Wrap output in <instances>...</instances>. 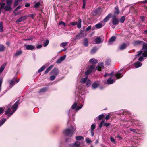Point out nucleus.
<instances>
[{
	"label": "nucleus",
	"mask_w": 147,
	"mask_h": 147,
	"mask_svg": "<svg viewBox=\"0 0 147 147\" xmlns=\"http://www.w3.org/2000/svg\"><path fill=\"white\" fill-rule=\"evenodd\" d=\"M112 14L110 13L108 14L104 19L103 22H107L109 19L112 17Z\"/></svg>",
	"instance_id": "f3484780"
},
{
	"label": "nucleus",
	"mask_w": 147,
	"mask_h": 147,
	"mask_svg": "<svg viewBox=\"0 0 147 147\" xmlns=\"http://www.w3.org/2000/svg\"><path fill=\"white\" fill-rule=\"evenodd\" d=\"M79 143L78 141H76L74 143L69 145V147H80Z\"/></svg>",
	"instance_id": "4468645a"
},
{
	"label": "nucleus",
	"mask_w": 147,
	"mask_h": 147,
	"mask_svg": "<svg viewBox=\"0 0 147 147\" xmlns=\"http://www.w3.org/2000/svg\"><path fill=\"white\" fill-rule=\"evenodd\" d=\"M111 63V60L109 59H107L105 61V65L108 66Z\"/></svg>",
	"instance_id": "473e14b6"
},
{
	"label": "nucleus",
	"mask_w": 147,
	"mask_h": 147,
	"mask_svg": "<svg viewBox=\"0 0 147 147\" xmlns=\"http://www.w3.org/2000/svg\"><path fill=\"white\" fill-rule=\"evenodd\" d=\"M123 115L128 114H129V115H130V112L129 111H124L123 112Z\"/></svg>",
	"instance_id": "5fc2aeb1"
},
{
	"label": "nucleus",
	"mask_w": 147,
	"mask_h": 147,
	"mask_svg": "<svg viewBox=\"0 0 147 147\" xmlns=\"http://www.w3.org/2000/svg\"><path fill=\"white\" fill-rule=\"evenodd\" d=\"M19 103V101H17L11 108L9 107L8 108L7 110L5 111V114L9 116H11L17 109Z\"/></svg>",
	"instance_id": "20e7f679"
},
{
	"label": "nucleus",
	"mask_w": 147,
	"mask_h": 147,
	"mask_svg": "<svg viewBox=\"0 0 147 147\" xmlns=\"http://www.w3.org/2000/svg\"><path fill=\"white\" fill-rule=\"evenodd\" d=\"M49 43V40H46L43 43V46L44 47H46L48 45Z\"/></svg>",
	"instance_id": "a19ab883"
},
{
	"label": "nucleus",
	"mask_w": 147,
	"mask_h": 147,
	"mask_svg": "<svg viewBox=\"0 0 147 147\" xmlns=\"http://www.w3.org/2000/svg\"><path fill=\"white\" fill-rule=\"evenodd\" d=\"M63 25L64 26H65V23L63 21H61L59 23V25Z\"/></svg>",
	"instance_id": "052dcab7"
},
{
	"label": "nucleus",
	"mask_w": 147,
	"mask_h": 147,
	"mask_svg": "<svg viewBox=\"0 0 147 147\" xmlns=\"http://www.w3.org/2000/svg\"><path fill=\"white\" fill-rule=\"evenodd\" d=\"M95 128V125L94 124H92L91 127V130H94Z\"/></svg>",
	"instance_id": "de8ad7c7"
},
{
	"label": "nucleus",
	"mask_w": 147,
	"mask_h": 147,
	"mask_svg": "<svg viewBox=\"0 0 147 147\" xmlns=\"http://www.w3.org/2000/svg\"><path fill=\"white\" fill-rule=\"evenodd\" d=\"M103 125L104 126L108 127L110 125V123H104Z\"/></svg>",
	"instance_id": "338daca9"
},
{
	"label": "nucleus",
	"mask_w": 147,
	"mask_h": 147,
	"mask_svg": "<svg viewBox=\"0 0 147 147\" xmlns=\"http://www.w3.org/2000/svg\"><path fill=\"white\" fill-rule=\"evenodd\" d=\"M73 109L71 108L69 111L68 115L69 118V117L71 115L73 116L75 114L74 111L73 110Z\"/></svg>",
	"instance_id": "dca6fc26"
},
{
	"label": "nucleus",
	"mask_w": 147,
	"mask_h": 147,
	"mask_svg": "<svg viewBox=\"0 0 147 147\" xmlns=\"http://www.w3.org/2000/svg\"><path fill=\"white\" fill-rule=\"evenodd\" d=\"M12 3V0H7L6 1V3L7 5L11 6V4Z\"/></svg>",
	"instance_id": "4c0bfd02"
},
{
	"label": "nucleus",
	"mask_w": 147,
	"mask_h": 147,
	"mask_svg": "<svg viewBox=\"0 0 147 147\" xmlns=\"http://www.w3.org/2000/svg\"><path fill=\"white\" fill-rule=\"evenodd\" d=\"M4 46L2 44H0V51L3 52L4 51Z\"/></svg>",
	"instance_id": "c9c22d12"
},
{
	"label": "nucleus",
	"mask_w": 147,
	"mask_h": 147,
	"mask_svg": "<svg viewBox=\"0 0 147 147\" xmlns=\"http://www.w3.org/2000/svg\"><path fill=\"white\" fill-rule=\"evenodd\" d=\"M119 23V20L118 19L115 17V16H112L111 22H110L109 24L111 26H112L111 24L112 23L113 25H117Z\"/></svg>",
	"instance_id": "423d86ee"
},
{
	"label": "nucleus",
	"mask_w": 147,
	"mask_h": 147,
	"mask_svg": "<svg viewBox=\"0 0 147 147\" xmlns=\"http://www.w3.org/2000/svg\"><path fill=\"white\" fill-rule=\"evenodd\" d=\"M4 109L2 107H0V114L4 112Z\"/></svg>",
	"instance_id": "13d9d810"
},
{
	"label": "nucleus",
	"mask_w": 147,
	"mask_h": 147,
	"mask_svg": "<svg viewBox=\"0 0 147 147\" xmlns=\"http://www.w3.org/2000/svg\"><path fill=\"white\" fill-rule=\"evenodd\" d=\"M77 24V22H71L70 23V24L71 25H72L73 26L76 25Z\"/></svg>",
	"instance_id": "e2e57ef3"
},
{
	"label": "nucleus",
	"mask_w": 147,
	"mask_h": 147,
	"mask_svg": "<svg viewBox=\"0 0 147 147\" xmlns=\"http://www.w3.org/2000/svg\"><path fill=\"white\" fill-rule=\"evenodd\" d=\"M21 7V6L20 5L18 6V7H17V8L15 9L14 10V11H18V9H19Z\"/></svg>",
	"instance_id": "69168bd1"
},
{
	"label": "nucleus",
	"mask_w": 147,
	"mask_h": 147,
	"mask_svg": "<svg viewBox=\"0 0 147 147\" xmlns=\"http://www.w3.org/2000/svg\"><path fill=\"white\" fill-rule=\"evenodd\" d=\"M86 83V86L88 87L90 85L91 81L90 80L88 79Z\"/></svg>",
	"instance_id": "72a5a7b5"
},
{
	"label": "nucleus",
	"mask_w": 147,
	"mask_h": 147,
	"mask_svg": "<svg viewBox=\"0 0 147 147\" xmlns=\"http://www.w3.org/2000/svg\"><path fill=\"white\" fill-rule=\"evenodd\" d=\"M25 46L26 47V49L28 50H33L36 49L34 46L31 45H25Z\"/></svg>",
	"instance_id": "6e6552de"
},
{
	"label": "nucleus",
	"mask_w": 147,
	"mask_h": 147,
	"mask_svg": "<svg viewBox=\"0 0 147 147\" xmlns=\"http://www.w3.org/2000/svg\"><path fill=\"white\" fill-rule=\"evenodd\" d=\"M4 9L5 11H11L12 9L11 6L7 5L5 6Z\"/></svg>",
	"instance_id": "aec40b11"
},
{
	"label": "nucleus",
	"mask_w": 147,
	"mask_h": 147,
	"mask_svg": "<svg viewBox=\"0 0 147 147\" xmlns=\"http://www.w3.org/2000/svg\"><path fill=\"white\" fill-rule=\"evenodd\" d=\"M104 67L103 63H98L95 68V66L91 65L88 67V70L85 72V75L86 77L85 78H82L81 80V82L83 84L85 83L88 80L87 76L90 74L92 71H95L96 70H97L98 71H101V69H103Z\"/></svg>",
	"instance_id": "f257e3e1"
},
{
	"label": "nucleus",
	"mask_w": 147,
	"mask_h": 147,
	"mask_svg": "<svg viewBox=\"0 0 147 147\" xmlns=\"http://www.w3.org/2000/svg\"><path fill=\"white\" fill-rule=\"evenodd\" d=\"M6 120V119L5 118H3L0 120V127L4 123Z\"/></svg>",
	"instance_id": "7c9ffc66"
},
{
	"label": "nucleus",
	"mask_w": 147,
	"mask_h": 147,
	"mask_svg": "<svg viewBox=\"0 0 147 147\" xmlns=\"http://www.w3.org/2000/svg\"><path fill=\"white\" fill-rule=\"evenodd\" d=\"M5 7V3H0V10H1L4 9Z\"/></svg>",
	"instance_id": "f704fd0d"
},
{
	"label": "nucleus",
	"mask_w": 147,
	"mask_h": 147,
	"mask_svg": "<svg viewBox=\"0 0 147 147\" xmlns=\"http://www.w3.org/2000/svg\"><path fill=\"white\" fill-rule=\"evenodd\" d=\"M115 40L116 37L114 36H112L108 41V45H110L112 44V43L115 41Z\"/></svg>",
	"instance_id": "a211bd4d"
},
{
	"label": "nucleus",
	"mask_w": 147,
	"mask_h": 147,
	"mask_svg": "<svg viewBox=\"0 0 147 147\" xmlns=\"http://www.w3.org/2000/svg\"><path fill=\"white\" fill-rule=\"evenodd\" d=\"M119 13V11L118 7H116L115 8L114 14H118Z\"/></svg>",
	"instance_id": "2f4dec72"
},
{
	"label": "nucleus",
	"mask_w": 147,
	"mask_h": 147,
	"mask_svg": "<svg viewBox=\"0 0 147 147\" xmlns=\"http://www.w3.org/2000/svg\"><path fill=\"white\" fill-rule=\"evenodd\" d=\"M140 21H142V22H144V16H141L140 17Z\"/></svg>",
	"instance_id": "bf43d9fd"
},
{
	"label": "nucleus",
	"mask_w": 147,
	"mask_h": 147,
	"mask_svg": "<svg viewBox=\"0 0 147 147\" xmlns=\"http://www.w3.org/2000/svg\"><path fill=\"white\" fill-rule=\"evenodd\" d=\"M50 70L48 68L44 72V74H46L48 73Z\"/></svg>",
	"instance_id": "0e129e2a"
},
{
	"label": "nucleus",
	"mask_w": 147,
	"mask_h": 147,
	"mask_svg": "<svg viewBox=\"0 0 147 147\" xmlns=\"http://www.w3.org/2000/svg\"><path fill=\"white\" fill-rule=\"evenodd\" d=\"M40 5V3L39 2H37L36 3L34 6V7L36 8H38Z\"/></svg>",
	"instance_id": "a18cd8bd"
},
{
	"label": "nucleus",
	"mask_w": 147,
	"mask_h": 147,
	"mask_svg": "<svg viewBox=\"0 0 147 147\" xmlns=\"http://www.w3.org/2000/svg\"><path fill=\"white\" fill-rule=\"evenodd\" d=\"M142 65V64L140 62H137L134 64V66L135 68H138L140 67Z\"/></svg>",
	"instance_id": "b1692460"
},
{
	"label": "nucleus",
	"mask_w": 147,
	"mask_h": 147,
	"mask_svg": "<svg viewBox=\"0 0 147 147\" xmlns=\"http://www.w3.org/2000/svg\"><path fill=\"white\" fill-rule=\"evenodd\" d=\"M76 131V127L71 126L70 128H67L64 130L63 132L65 136L71 137Z\"/></svg>",
	"instance_id": "39448f33"
},
{
	"label": "nucleus",
	"mask_w": 147,
	"mask_h": 147,
	"mask_svg": "<svg viewBox=\"0 0 147 147\" xmlns=\"http://www.w3.org/2000/svg\"><path fill=\"white\" fill-rule=\"evenodd\" d=\"M23 53V51L20 49L18 50H17L14 54L13 56L15 57H18L22 55Z\"/></svg>",
	"instance_id": "1a4fd4ad"
},
{
	"label": "nucleus",
	"mask_w": 147,
	"mask_h": 147,
	"mask_svg": "<svg viewBox=\"0 0 147 147\" xmlns=\"http://www.w3.org/2000/svg\"><path fill=\"white\" fill-rule=\"evenodd\" d=\"M91 28V26H89L86 29V31H88L90 30Z\"/></svg>",
	"instance_id": "680f3d73"
},
{
	"label": "nucleus",
	"mask_w": 147,
	"mask_h": 147,
	"mask_svg": "<svg viewBox=\"0 0 147 147\" xmlns=\"http://www.w3.org/2000/svg\"><path fill=\"white\" fill-rule=\"evenodd\" d=\"M95 42L97 44H100L102 42L101 39L100 37H97L95 40Z\"/></svg>",
	"instance_id": "bb28decb"
},
{
	"label": "nucleus",
	"mask_w": 147,
	"mask_h": 147,
	"mask_svg": "<svg viewBox=\"0 0 147 147\" xmlns=\"http://www.w3.org/2000/svg\"><path fill=\"white\" fill-rule=\"evenodd\" d=\"M85 141L87 143L89 144H90L91 142V141L88 138H86Z\"/></svg>",
	"instance_id": "49530a36"
},
{
	"label": "nucleus",
	"mask_w": 147,
	"mask_h": 147,
	"mask_svg": "<svg viewBox=\"0 0 147 147\" xmlns=\"http://www.w3.org/2000/svg\"><path fill=\"white\" fill-rule=\"evenodd\" d=\"M67 44V42H64L61 43V45L63 47H65L66 46Z\"/></svg>",
	"instance_id": "4d7b16f0"
},
{
	"label": "nucleus",
	"mask_w": 147,
	"mask_h": 147,
	"mask_svg": "<svg viewBox=\"0 0 147 147\" xmlns=\"http://www.w3.org/2000/svg\"><path fill=\"white\" fill-rule=\"evenodd\" d=\"M127 47L125 43H123L119 47V49L120 50H123L126 48Z\"/></svg>",
	"instance_id": "393cba45"
},
{
	"label": "nucleus",
	"mask_w": 147,
	"mask_h": 147,
	"mask_svg": "<svg viewBox=\"0 0 147 147\" xmlns=\"http://www.w3.org/2000/svg\"><path fill=\"white\" fill-rule=\"evenodd\" d=\"M144 42L142 41L137 40L134 42V45L135 46H136L140 44H142L143 45Z\"/></svg>",
	"instance_id": "a878e982"
},
{
	"label": "nucleus",
	"mask_w": 147,
	"mask_h": 147,
	"mask_svg": "<svg viewBox=\"0 0 147 147\" xmlns=\"http://www.w3.org/2000/svg\"><path fill=\"white\" fill-rule=\"evenodd\" d=\"M42 47V45L41 44L39 45H37L36 46V48L37 49H40Z\"/></svg>",
	"instance_id": "774afa93"
},
{
	"label": "nucleus",
	"mask_w": 147,
	"mask_h": 147,
	"mask_svg": "<svg viewBox=\"0 0 147 147\" xmlns=\"http://www.w3.org/2000/svg\"><path fill=\"white\" fill-rule=\"evenodd\" d=\"M66 57V55H64L63 56L60 57L57 61L56 63H60L62 61L65 59Z\"/></svg>",
	"instance_id": "2eb2a0df"
},
{
	"label": "nucleus",
	"mask_w": 147,
	"mask_h": 147,
	"mask_svg": "<svg viewBox=\"0 0 147 147\" xmlns=\"http://www.w3.org/2000/svg\"><path fill=\"white\" fill-rule=\"evenodd\" d=\"M82 34V33H79L78 34L76 37V39L78 40L80 39Z\"/></svg>",
	"instance_id": "79ce46f5"
},
{
	"label": "nucleus",
	"mask_w": 147,
	"mask_h": 147,
	"mask_svg": "<svg viewBox=\"0 0 147 147\" xmlns=\"http://www.w3.org/2000/svg\"><path fill=\"white\" fill-rule=\"evenodd\" d=\"M76 138L77 140H80L84 139V137L81 136H76Z\"/></svg>",
	"instance_id": "58836bf2"
},
{
	"label": "nucleus",
	"mask_w": 147,
	"mask_h": 147,
	"mask_svg": "<svg viewBox=\"0 0 147 147\" xmlns=\"http://www.w3.org/2000/svg\"><path fill=\"white\" fill-rule=\"evenodd\" d=\"M0 32L2 33L3 32V24L2 22H0Z\"/></svg>",
	"instance_id": "cd10ccee"
},
{
	"label": "nucleus",
	"mask_w": 147,
	"mask_h": 147,
	"mask_svg": "<svg viewBox=\"0 0 147 147\" xmlns=\"http://www.w3.org/2000/svg\"><path fill=\"white\" fill-rule=\"evenodd\" d=\"M110 118V114L109 113L108 115L106 116L105 117V119L106 121H107Z\"/></svg>",
	"instance_id": "864d4df0"
},
{
	"label": "nucleus",
	"mask_w": 147,
	"mask_h": 147,
	"mask_svg": "<svg viewBox=\"0 0 147 147\" xmlns=\"http://www.w3.org/2000/svg\"><path fill=\"white\" fill-rule=\"evenodd\" d=\"M99 84L96 82H94L92 85V87L93 89H96L99 85Z\"/></svg>",
	"instance_id": "412c9836"
},
{
	"label": "nucleus",
	"mask_w": 147,
	"mask_h": 147,
	"mask_svg": "<svg viewBox=\"0 0 147 147\" xmlns=\"http://www.w3.org/2000/svg\"><path fill=\"white\" fill-rule=\"evenodd\" d=\"M104 121H105L104 120L102 121L100 123V124H99V126L100 128L102 127L103 124H104L103 123L104 122Z\"/></svg>",
	"instance_id": "3c124183"
},
{
	"label": "nucleus",
	"mask_w": 147,
	"mask_h": 147,
	"mask_svg": "<svg viewBox=\"0 0 147 147\" xmlns=\"http://www.w3.org/2000/svg\"><path fill=\"white\" fill-rule=\"evenodd\" d=\"M45 66L44 65H43L41 67L38 71V73H40L45 68Z\"/></svg>",
	"instance_id": "e433bc0d"
},
{
	"label": "nucleus",
	"mask_w": 147,
	"mask_h": 147,
	"mask_svg": "<svg viewBox=\"0 0 147 147\" xmlns=\"http://www.w3.org/2000/svg\"><path fill=\"white\" fill-rule=\"evenodd\" d=\"M83 107V105L81 104L80 106L77 105V103L75 102L72 106L71 108L76 111H78L81 109Z\"/></svg>",
	"instance_id": "0eeeda50"
},
{
	"label": "nucleus",
	"mask_w": 147,
	"mask_h": 147,
	"mask_svg": "<svg viewBox=\"0 0 147 147\" xmlns=\"http://www.w3.org/2000/svg\"><path fill=\"white\" fill-rule=\"evenodd\" d=\"M97 50V49L96 47H93L91 50L90 53L92 54H93L96 52Z\"/></svg>",
	"instance_id": "c85d7f7f"
},
{
	"label": "nucleus",
	"mask_w": 147,
	"mask_h": 147,
	"mask_svg": "<svg viewBox=\"0 0 147 147\" xmlns=\"http://www.w3.org/2000/svg\"><path fill=\"white\" fill-rule=\"evenodd\" d=\"M110 139L112 142H113L114 143H115V140L112 137H111L110 138Z\"/></svg>",
	"instance_id": "603ef678"
},
{
	"label": "nucleus",
	"mask_w": 147,
	"mask_h": 147,
	"mask_svg": "<svg viewBox=\"0 0 147 147\" xmlns=\"http://www.w3.org/2000/svg\"><path fill=\"white\" fill-rule=\"evenodd\" d=\"M47 90V88L46 87H44L41 89L39 91L40 92H45Z\"/></svg>",
	"instance_id": "37998d69"
},
{
	"label": "nucleus",
	"mask_w": 147,
	"mask_h": 147,
	"mask_svg": "<svg viewBox=\"0 0 147 147\" xmlns=\"http://www.w3.org/2000/svg\"><path fill=\"white\" fill-rule=\"evenodd\" d=\"M123 71V69H121L120 71L117 72L116 74L114 76L116 77L117 79H119L121 78L122 76H121L122 73L121 72Z\"/></svg>",
	"instance_id": "9b49d317"
},
{
	"label": "nucleus",
	"mask_w": 147,
	"mask_h": 147,
	"mask_svg": "<svg viewBox=\"0 0 147 147\" xmlns=\"http://www.w3.org/2000/svg\"><path fill=\"white\" fill-rule=\"evenodd\" d=\"M19 1V0H15V2L14 3V6L15 7L17 6L18 5V3Z\"/></svg>",
	"instance_id": "8fccbe9b"
},
{
	"label": "nucleus",
	"mask_w": 147,
	"mask_h": 147,
	"mask_svg": "<svg viewBox=\"0 0 147 147\" xmlns=\"http://www.w3.org/2000/svg\"><path fill=\"white\" fill-rule=\"evenodd\" d=\"M27 16H22L20 18H19L16 21V23H19L21 22L24 20H25Z\"/></svg>",
	"instance_id": "ddd939ff"
},
{
	"label": "nucleus",
	"mask_w": 147,
	"mask_h": 147,
	"mask_svg": "<svg viewBox=\"0 0 147 147\" xmlns=\"http://www.w3.org/2000/svg\"><path fill=\"white\" fill-rule=\"evenodd\" d=\"M55 78V76L54 75H52L50 76V80L51 81H53L54 80Z\"/></svg>",
	"instance_id": "09e8293b"
},
{
	"label": "nucleus",
	"mask_w": 147,
	"mask_h": 147,
	"mask_svg": "<svg viewBox=\"0 0 147 147\" xmlns=\"http://www.w3.org/2000/svg\"><path fill=\"white\" fill-rule=\"evenodd\" d=\"M115 81V80H113L111 78H109L107 80V83L109 84H113Z\"/></svg>",
	"instance_id": "5701e85b"
},
{
	"label": "nucleus",
	"mask_w": 147,
	"mask_h": 147,
	"mask_svg": "<svg viewBox=\"0 0 147 147\" xmlns=\"http://www.w3.org/2000/svg\"><path fill=\"white\" fill-rule=\"evenodd\" d=\"M104 117V115L103 114L100 115L98 117V119L100 120H101Z\"/></svg>",
	"instance_id": "c03bdc74"
},
{
	"label": "nucleus",
	"mask_w": 147,
	"mask_h": 147,
	"mask_svg": "<svg viewBox=\"0 0 147 147\" xmlns=\"http://www.w3.org/2000/svg\"><path fill=\"white\" fill-rule=\"evenodd\" d=\"M83 44L85 47H87L88 45V40L87 38H85L84 39Z\"/></svg>",
	"instance_id": "c756f323"
},
{
	"label": "nucleus",
	"mask_w": 147,
	"mask_h": 147,
	"mask_svg": "<svg viewBox=\"0 0 147 147\" xmlns=\"http://www.w3.org/2000/svg\"><path fill=\"white\" fill-rule=\"evenodd\" d=\"M125 20V17L124 16H123L121 17L119 20V21L121 23H123L124 22V21Z\"/></svg>",
	"instance_id": "ea45409f"
},
{
	"label": "nucleus",
	"mask_w": 147,
	"mask_h": 147,
	"mask_svg": "<svg viewBox=\"0 0 147 147\" xmlns=\"http://www.w3.org/2000/svg\"><path fill=\"white\" fill-rule=\"evenodd\" d=\"M16 77H15L12 80L9 81V82L10 88H11L14 85L15 83V80H16Z\"/></svg>",
	"instance_id": "f8f14e48"
},
{
	"label": "nucleus",
	"mask_w": 147,
	"mask_h": 147,
	"mask_svg": "<svg viewBox=\"0 0 147 147\" xmlns=\"http://www.w3.org/2000/svg\"><path fill=\"white\" fill-rule=\"evenodd\" d=\"M4 68L5 67L4 66H1L0 67V73H1L3 71L4 69Z\"/></svg>",
	"instance_id": "6e6d98bb"
},
{
	"label": "nucleus",
	"mask_w": 147,
	"mask_h": 147,
	"mask_svg": "<svg viewBox=\"0 0 147 147\" xmlns=\"http://www.w3.org/2000/svg\"><path fill=\"white\" fill-rule=\"evenodd\" d=\"M105 24V23H99L95 25V26L97 29H99L102 27Z\"/></svg>",
	"instance_id": "6ab92c4d"
},
{
	"label": "nucleus",
	"mask_w": 147,
	"mask_h": 147,
	"mask_svg": "<svg viewBox=\"0 0 147 147\" xmlns=\"http://www.w3.org/2000/svg\"><path fill=\"white\" fill-rule=\"evenodd\" d=\"M142 54L143 56H140L138 59L139 61H142L143 60V57H146L147 56V43L144 42L142 49L138 52V53L135 55V56L137 57Z\"/></svg>",
	"instance_id": "7ed1b4c3"
},
{
	"label": "nucleus",
	"mask_w": 147,
	"mask_h": 147,
	"mask_svg": "<svg viewBox=\"0 0 147 147\" xmlns=\"http://www.w3.org/2000/svg\"><path fill=\"white\" fill-rule=\"evenodd\" d=\"M59 73L58 69L57 68H54L50 72V74H52L55 75H57Z\"/></svg>",
	"instance_id": "9d476101"
},
{
	"label": "nucleus",
	"mask_w": 147,
	"mask_h": 147,
	"mask_svg": "<svg viewBox=\"0 0 147 147\" xmlns=\"http://www.w3.org/2000/svg\"><path fill=\"white\" fill-rule=\"evenodd\" d=\"M85 92L84 89L81 86H79L76 90V99L77 100H81V99L82 100V101H84V99L85 98Z\"/></svg>",
	"instance_id": "f03ea898"
},
{
	"label": "nucleus",
	"mask_w": 147,
	"mask_h": 147,
	"mask_svg": "<svg viewBox=\"0 0 147 147\" xmlns=\"http://www.w3.org/2000/svg\"><path fill=\"white\" fill-rule=\"evenodd\" d=\"M89 62L90 63L94 64L97 63L98 62V61L95 59L92 58L90 60Z\"/></svg>",
	"instance_id": "4be33fe9"
}]
</instances>
